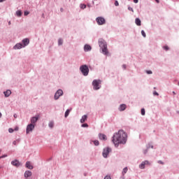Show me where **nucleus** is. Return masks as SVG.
<instances>
[{
    "instance_id": "f257e3e1",
    "label": "nucleus",
    "mask_w": 179,
    "mask_h": 179,
    "mask_svg": "<svg viewBox=\"0 0 179 179\" xmlns=\"http://www.w3.org/2000/svg\"><path fill=\"white\" fill-rule=\"evenodd\" d=\"M128 138V135L124 130H119L117 133H115L113 137V142L115 146H118V145H125L127 143V140Z\"/></svg>"
},
{
    "instance_id": "f03ea898",
    "label": "nucleus",
    "mask_w": 179,
    "mask_h": 179,
    "mask_svg": "<svg viewBox=\"0 0 179 179\" xmlns=\"http://www.w3.org/2000/svg\"><path fill=\"white\" fill-rule=\"evenodd\" d=\"M99 44L100 48L102 50V53L104 55H108V49L107 48V43H106V41L101 38L99 40Z\"/></svg>"
},
{
    "instance_id": "7ed1b4c3",
    "label": "nucleus",
    "mask_w": 179,
    "mask_h": 179,
    "mask_svg": "<svg viewBox=\"0 0 179 179\" xmlns=\"http://www.w3.org/2000/svg\"><path fill=\"white\" fill-rule=\"evenodd\" d=\"M101 80H94L92 82V86L94 90H99L101 86Z\"/></svg>"
},
{
    "instance_id": "20e7f679",
    "label": "nucleus",
    "mask_w": 179,
    "mask_h": 179,
    "mask_svg": "<svg viewBox=\"0 0 179 179\" xmlns=\"http://www.w3.org/2000/svg\"><path fill=\"white\" fill-rule=\"evenodd\" d=\"M80 69L83 73V75H84V76H87V75H89V67H87V65H83L80 67Z\"/></svg>"
},
{
    "instance_id": "39448f33",
    "label": "nucleus",
    "mask_w": 179,
    "mask_h": 179,
    "mask_svg": "<svg viewBox=\"0 0 179 179\" xmlns=\"http://www.w3.org/2000/svg\"><path fill=\"white\" fill-rule=\"evenodd\" d=\"M96 22L97 24H99V26L106 24V19H104V17H96Z\"/></svg>"
},
{
    "instance_id": "423d86ee",
    "label": "nucleus",
    "mask_w": 179,
    "mask_h": 179,
    "mask_svg": "<svg viewBox=\"0 0 179 179\" xmlns=\"http://www.w3.org/2000/svg\"><path fill=\"white\" fill-rule=\"evenodd\" d=\"M34 127H36V124H28L27 126V130H26L27 134H30V132L33 131V130L34 129Z\"/></svg>"
},
{
    "instance_id": "0eeeda50",
    "label": "nucleus",
    "mask_w": 179,
    "mask_h": 179,
    "mask_svg": "<svg viewBox=\"0 0 179 179\" xmlns=\"http://www.w3.org/2000/svg\"><path fill=\"white\" fill-rule=\"evenodd\" d=\"M64 92L62 91V90H58L55 94V99L58 100V99H59V97H61V96H62Z\"/></svg>"
},
{
    "instance_id": "6e6552de",
    "label": "nucleus",
    "mask_w": 179,
    "mask_h": 179,
    "mask_svg": "<svg viewBox=\"0 0 179 179\" xmlns=\"http://www.w3.org/2000/svg\"><path fill=\"white\" fill-rule=\"evenodd\" d=\"M110 152H111V148H106L105 149H103V157H107L108 156V154L110 153Z\"/></svg>"
},
{
    "instance_id": "1a4fd4ad",
    "label": "nucleus",
    "mask_w": 179,
    "mask_h": 179,
    "mask_svg": "<svg viewBox=\"0 0 179 179\" xmlns=\"http://www.w3.org/2000/svg\"><path fill=\"white\" fill-rule=\"evenodd\" d=\"M145 166H150V163L149 161H144L139 165V169L143 170L145 169Z\"/></svg>"
},
{
    "instance_id": "9d476101",
    "label": "nucleus",
    "mask_w": 179,
    "mask_h": 179,
    "mask_svg": "<svg viewBox=\"0 0 179 179\" xmlns=\"http://www.w3.org/2000/svg\"><path fill=\"white\" fill-rule=\"evenodd\" d=\"M11 164L13 166H15V167H20V166H22V164L18 160H14L11 162Z\"/></svg>"
},
{
    "instance_id": "9b49d317",
    "label": "nucleus",
    "mask_w": 179,
    "mask_h": 179,
    "mask_svg": "<svg viewBox=\"0 0 179 179\" xmlns=\"http://www.w3.org/2000/svg\"><path fill=\"white\" fill-rule=\"evenodd\" d=\"M38 121V117H33L31 119V124L36 125V123Z\"/></svg>"
},
{
    "instance_id": "f8f14e48",
    "label": "nucleus",
    "mask_w": 179,
    "mask_h": 179,
    "mask_svg": "<svg viewBox=\"0 0 179 179\" xmlns=\"http://www.w3.org/2000/svg\"><path fill=\"white\" fill-rule=\"evenodd\" d=\"M99 138L101 141H107V136H106V134H99Z\"/></svg>"
},
{
    "instance_id": "ddd939ff",
    "label": "nucleus",
    "mask_w": 179,
    "mask_h": 179,
    "mask_svg": "<svg viewBox=\"0 0 179 179\" xmlns=\"http://www.w3.org/2000/svg\"><path fill=\"white\" fill-rule=\"evenodd\" d=\"M29 43H30V41L29 40V38H24L22 40V44H23V47H26V45H29Z\"/></svg>"
},
{
    "instance_id": "4468645a",
    "label": "nucleus",
    "mask_w": 179,
    "mask_h": 179,
    "mask_svg": "<svg viewBox=\"0 0 179 179\" xmlns=\"http://www.w3.org/2000/svg\"><path fill=\"white\" fill-rule=\"evenodd\" d=\"M5 97H9L10 94H12V91L10 90H7L6 92H3Z\"/></svg>"
},
{
    "instance_id": "2eb2a0df",
    "label": "nucleus",
    "mask_w": 179,
    "mask_h": 179,
    "mask_svg": "<svg viewBox=\"0 0 179 179\" xmlns=\"http://www.w3.org/2000/svg\"><path fill=\"white\" fill-rule=\"evenodd\" d=\"M23 47V45H22L21 43H17L14 47V50H20V48H22Z\"/></svg>"
},
{
    "instance_id": "dca6fc26",
    "label": "nucleus",
    "mask_w": 179,
    "mask_h": 179,
    "mask_svg": "<svg viewBox=\"0 0 179 179\" xmlns=\"http://www.w3.org/2000/svg\"><path fill=\"white\" fill-rule=\"evenodd\" d=\"M26 167H27V169H29V170H33V165H31V163H30V162H27Z\"/></svg>"
},
{
    "instance_id": "f3484780",
    "label": "nucleus",
    "mask_w": 179,
    "mask_h": 179,
    "mask_svg": "<svg viewBox=\"0 0 179 179\" xmlns=\"http://www.w3.org/2000/svg\"><path fill=\"white\" fill-rule=\"evenodd\" d=\"M87 120V115H84L82 118L80 119V122L81 124H83L84 122H85Z\"/></svg>"
},
{
    "instance_id": "a211bd4d",
    "label": "nucleus",
    "mask_w": 179,
    "mask_h": 179,
    "mask_svg": "<svg viewBox=\"0 0 179 179\" xmlns=\"http://www.w3.org/2000/svg\"><path fill=\"white\" fill-rule=\"evenodd\" d=\"M24 177H25V178H28V177H31V171H25Z\"/></svg>"
},
{
    "instance_id": "6ab92c4d",
    "label": "nucleus",
    "mask_w": 179,
    "mask_h": 179,
    "mask_svg": "<svg viewBox=\"0 0 179 179\" xmlns=\"http://www.w3.org/2000/svg\"><path fill=\"white\" fill-rule=\"evenodd\" d=\"M85 51H91L92 50V46L89 45H85L84 47Z\"/></svg>"
},
{
    "instance_id": "aec40b11",
    "label": "nucleus",
    "mask_w": 179,
    "mask_h": 179,
    "mask_svg": "<svg viewBox=\"0 0 179 179\" xmlns=\"http://www.w3.org/2000/svg\"><path fill=\"white\" fill-rule=\"evenodd\" d=\"M126 108H127V105L122 104V105H120V106L119 108V110L120 111H124Z\"/></svg>"
},
{
    "instance_id": "412c9836",
    "label": "nucleus",
    "mask_w": 179,
    "mask_h": 179,
    "mask_svg": "<svg viewBox=\"0 0 179 179\" xmlns=\"http://www.w3.org/2000/svg\"><path fill=\"white\" fill-rule=\"evenodd\" d=\"M135 23L137 26H141V20L139 18H136Z\"/></svg>"
},
{
    "instance_id": "4be33fe9",
    "label": "nucleus",
    "mask_w": 179,
    "mask_h": 179,
    "mask_svg": "<svg viewBox=\"0 0 179 179\" xmlns=\"http://www.w3.org/2000/svg\"><path fill=\"white\" fill-rule=\"evenodd\" d=\"M127 172H128V167L124 168L122 171V176H125V174H127Z\"/></svg>"
},
{
    "instance_id": "5701e85b",
    "label": "nucleus",
    "mask_w": 179,
    "mask_h": 179,
    "mask_svg": "<svg viewBox=\"0 0 179 179\" xmlns=\"http://www.w3.org/2000/svg\"><path fill=\"white\" fill-rule=\"evenodd\" d=\"M69 113H71V109H67L64 114L65 118H66V117H68V115H69Z\"/></svg>"
},
{
    "instance_id": "b1692460",
    "label": "nucleus",
    "mask_w": 179,
    "mask_h": 179,
    "mask_svg": "<svg viewBox=\"0 0 179 179\" xmlns=\"http://www.w3.org/2000/svg\"><path fill=\"white\" fill-rule=\"evenodd\" d=\"M16 15H17V16H18V17L22 16V11H21V10H17V11L16 12Z\"/></svg>"
},
{
    "instance_id": "393cba45",
    "label": "nucleus",
    "mask_w": 179,
    "mask_h": 179,
    "mask_svg": "<svg viewBox=\"0 0 179 179\" xmlns=\"http://www.w3.org/2000/svg\"><path fill=\"white\" fill-rule=\"evenodd\" d=\"M50 128H54V122H50L49 123Z\"/></svg>"
},
{
    "instance_id": "a878e982",
    "label": "nucleus",
    "mask_w": 179,
    "mask_h": 179,
    "mask_svg": "<svg viewBox=\"0 0 179 179\" xmlns=\"http://www.w3.org/2000/svg\"><path fill=\"white\" fill-rule=\"evenodd\" d=\"M94 144L95 145V146H99V145H100V143L99 142V141H94Z\"/></svg>"
},
{
    "instance_id": "bb28decb",
    "label": "nucleus",
    "mask_w": 179,
    "mask_h": 179,
    "mask_svg": "<svg viewBox=\"0 0 179 179\" xmlns=\"http://www.w3.org/2000/svg\"><path fill=\"white\" fill-rule=\"evenodd\" d=\"M62 43H63L62 39L60 38V39L58 40V45H62Z\"/></svg>"
},
{
    "instance_id": "cd10ccee",
    "label": "nucleus",
    "mask_w": 179,
    "mask_h": 179,
    "mask_svg": "<svg viewBox=\"0 0 179 179\" xmlns=\"http://www.w3.org/2000/svg\"><path fill=\"white\" fill-rule=\"evenodd\" d=\"M80 8H81V9H86V5H85V4H81V5H80Z\"/></svg>"
},
{
    "instance_id": "c85d7f7f",
    "label": "nucleus",
    "mask_w": 179,
    "mask_h": 179,
    "mask_svg": "<svg viewBox=\"0 0 179 179\" xmlns=\"http://www.w3.org/2000/svg\"><path fill=\"white\" fill-rule=\"evenodd\" d=\"M82 127H83V128H87V127H89V125L85 123V124H83Z\"/></svg>"
},
{
    "instance_id": "c756f323",
    "label": "nucleus",
    "mask_w": 179,
    "mask_h": 179,
    "mask_svg": "<svg viewBox=\"0 0 179 179\" xmlns=\"http://www.w3.org/2000/svg\"><path fill=\"white\" fill-rule=\"evenodd\" d=\"M14 131L15 130L12 128L8 129V132H10V134H13V132H14Z\"/></svg>"
},
{
    "instance_id": "7c9ffc66",
    "label": "nucleus",
    "mask_w": 179,
    "mask_h": 179,
    "mask_svg": "<svg viewBox=\"0 0 179 179\" xmlns=\"http://www.w3.org/2000/svg\"><path fill=\"white\" fill-rule=\"evenodd\" d=\"M163 48H164V50H165L166 51H169V46H167V45H165V46H164L163 47Z\"/></svg>"
},
{
    "instance_id": "2f4dec72",
    "label": "nucleus",
    "mask_w": 179,
    "mask_h": 179,
    "mask_svg": "<svg viewBox=\"0 0 179 179\" xmlns=\"http://www.w3.org/2000/svg\"><path fill=\"white\" fill-rule=\"evenodd\" d=\"M141 34H142V36H143L144 37H146V34L145 33V31L142 30V31H141Z\"/></svg>"
},
{
    "instance_id": "473e14b6",
    "label": "nucleus",
    "mask_w": 179,
    "mask_h": 179,
    "mask_svg": "<svg viewBox=\"0 0 179 179\" xmlns=\"http://www.w3.org/2000/svg\"><path fill=\"white\" fill-rule=\"evenodd\" d=\"M141 115H145V108L141 109Z\"/></svg>"
},
{
    "instance_id": "72a5a7b5",
    "label": "nucleus",
    "mask_w": 179,
    "mask_h": 179,
    "mask_svg": "<svg viewBox=\"0 0 179 179\" xmlns=\"http://www.w3.org/2000/svg\"><path fill=\"white\" fill-rule=\"evenodd\" d=\"M119 5H120V3H118V1H115V6H118Z\"/></svg>"
},
{
    "instance_id": "f704fd0d",
    "label": "nucleus",
    "mask_w": 179,
    "mask_h": 179,
    "mask_svg": "<svg viewBox=\"0 0 179 179\" xmlns=\"http://www.w3.org/2000/svg\"><path fill=\"white\" fill-rule=\"evenodd\" d=\"M146 73H148V75H152V71H147Z\"/></svg>"
},
{
    "instance_id": "c9c22d12",
    "label": "nucleus",
    "mask_w": 179,
    "mask_h": 179,
    "mask_svg": "<svg viewBox=\"0 0 179 179\" xmlns=\"http://www.w3.org/2000/svg\"><path fill=\"white\" fill-rule=\"evenodd\" d=\"M29 13H30L29 11H25L24 13V16H27V15H29Z\"/></svg>"
},
{
    "instance_id": "e433bc0d",
    "label": "nucleus",
    "mask_w": 179,
    "mask_h": 179,
    "mask_svg": "<svg viewBox=\"0 0 179 179\" xmlns=\"http://www.w3.org/2000/svg\"><path fill=\"white\" fill-rule=\"evenodd\" d=\"M153 94H154V96H159V93H157V92H156V91H155L153 92Z\"/></svg>"
},
{
    "instance_id": "4c0bfd02",
    "label": "nucleus",
    "mask_w": 179,
    "mask_h": 179,
    "mask_svg": "<svg viewBox=\"0 0 179 179\" xmlns=\"http://www.w3.org/2000/svg\"><path fill=\"white\" fill-rule=\"evenodd\" d=\"M128 10H131V12H134V8H132V7H129Z\"/></svg>"
},
{
    "instance_id": "58836bf2",
    "label": "nucleus",
    "mask_w": 179,
    "mask_h": 179,
    "mask_svg": "<svg viewBox=\"0 0 179 179\" xmlns=\"http://www.w3.org/2000/svg\"><path fill=\"white\" fill-rule=\"evenodd\" d=\"M159 164H164V162L162 161H158Z\"/></svg>"
},
{
    "instance_id": "ea45409f",
    "label": "nucleus",
    "mask_w": 179,
    "mask_h": 179,
    "mask_svg": "<svg viewBox=\"0 0 179 179\" xmlns=\"http://www.w3.org/2000/svg\"><path fill=\"white\" fill-rule=\"evenodd\" d=\"M104 179H111V177L108 176H106Z\"/></svg>"
},
{
    "instance_id": "a19ab883",
    "label": "nucleus",
    "mask_w": 179,
    "mask_h": 179,
    "mask_svg": "<svg viewBox=\"0 0 179 179\" xmlns=\"http://www.w3.org/2000/svg\"><path fill=\"white\" fill-rule=\"evenodd\" d=\"M122 68H123V69H127V65L123 64V65H122Z\"/></svg>"
},
{
    "instance_id": "79ce46f5",
    "label": "nucleus",
    "mask_w": 179,
    "mask_h": 179,
    "mask_svg": "<svg viewBox=\"0 0 179 179\" xmlns=\"http://www.w3.org/2000/svg\"><path fill=\"white\" fill-rule=\"evenodd\" d=\"M14 131H19V127H16L14 129Z\"/></svg>"
},
{
    "instance_id": "37998d69",
    "label": "nucleus",
    "mask_w": 179,
    "mask_h": 179,
    "mask_svg": "<svg viewBox=\"0 0 179 179\" xmlns=\"http://www.w3.org/2000/svg\"><path fill=\"white\" fill-rule=\"evenodd\" d=\"M8 155H3L1 157H0V159H3V157H6Z\"/></svg>"
},
{
    "instance_id": "c03bdc74",
    "label": "nucleus",
    "mask_w": 179,
    "mask_h": 179,
    "mask_svg": "<svg viewBox=\"0 0 179 179\" xmlns=\"http://www.w3.org/2000/svg\"><path fill=\"white\" fill-rule=\"evenodd\" d=\"M134 3H138V0H134Z\"/></svg>"
},
{
    "instance_id": "a18cd8bd",
    "label": "nucleus",
    "mask_w": 179,
    "mask_h": 179,
    "mask_svg": "<svg viewBox=\"0 0 179 179\" xmlns=\"http://www.w3.org/2000/svg\"><path fill=\"white\" fill-rule=\"evenodd\" d=\"M148 153V150H144V155H146Z\"/></svg>"
},
{
    "instance_id": "49530a36",
    "label": "nucleus",
    "mask_w": 179,
    "mask_h": 179,
    "mask_svg": "<svg viewBox=\"0 0 179 179\" xmlns=\"http://www.w3.org/2000/svg\"><path fill=\"white\" fill-rule=\"evenodd\" d=\"M155 1L157 2V3H159L160 1L159 0H155Z\"/></svg>"
},
{
    "instance_id": "de8ad7c7",
    "label": "nucleus",
    "mask_w": 179,
    "mask_h": 179,
    "mask_svg": "<svg viewBox=\"0 0 179 179\" xmlns=\"http://www.w3.org/2000/svg\"><path fill=\"white\" fill-rule=\"evenodd\" d=\"M13 145H16V141H13Z\"/></svg>"
},
{
    "instance_id": "09e8293b",
    "label": "nucleus",
    "mask_w": 179,
    "mask_h": 179,
    "mask_svg": "<svg viewBox=\"0 0 179 179\" xmlns=\"http://www.w3.org/2000/svg\"><path fill=\"white\" fill-rule=\"evenodd\" d=\"M172 93H173V94H176V92H174V91Z\"/></svg>"
},
{
    "instance_id": "8fccbe9b",
    "label": "nucleus",
    "mask_w": 179,
    "mask_h": 179,
    "mask_svg": "<svg viewBox=\"0 0 179 179\" xmlns=\"http://www.w3.org/2000/svg\"><path fill=\"white\" fill-rule=\"evenodd\" d=\"M1 117H2V113H0V118H1Z\"/></svg>"
},
{
    "instance_id": "3c124183",
    "label": "nucleus",
    "mask_w": 179,
    "mask_h": 179,
    "mask_svg": "<svg viewBox=\"0 0 179 179\" xmlns=\"http://www.w3.org/2000/svg\"><path fill=\"white\" fill-rule=\"evenodd\" d=\"M3 1H5V0H0V2H3Z\"/></svg>"
},
{
    "instance_id": "603ef678",
    "label": "nucleus",
    "mask_w": 179,
    "mask_h": 179,
    "mask_svg": "<svg viewBox=\"0 0 179 179\" xmlns=\"http://www.w3.org/2000/svg\"><path fill=\"white\" fill-rule=\"evenodd\" d=\"M8 24H9V25H10V22H8Z\"/></svg>"
},
{
    "instance_id": "864d4df0",
    "label": "nucleus",
    "mask_w": 179,
    "mask_h": 179,
    "mask_svg": "<svg viewBox=\"0 0 179 179\" xmlns=\"http://www.w3.org/2000/svg\"><path fill=\"white\" fill-rule=\"evenodd\" d=\"M0 169H1V166H0Z\"/></svg>"
}]
</instances>
